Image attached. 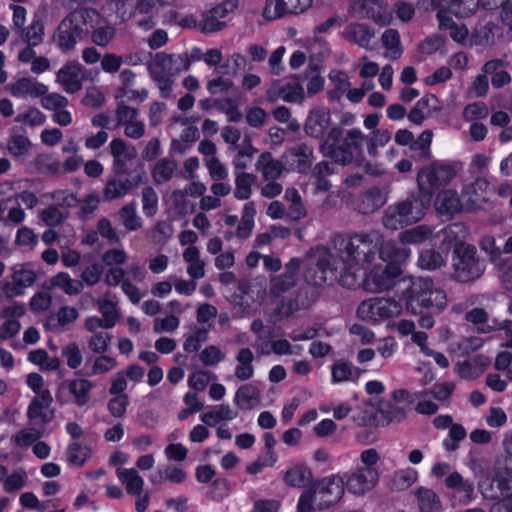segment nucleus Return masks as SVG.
I'll list each match as a JSON object with an SVG mask.
<instances>
[{
    "label": "nucleus",
    "mask_w": 512,
    "mask_h": 512,
    "mask_svg": "<svg viewBox=\"0 0 512 512\" xmlns=\"http://www.w3.org/2000/svg\"><path fill=\"white\" fill-rule=\"evenodd\" d=\"M396 294L410 314L441 313L447 305L446 292L435 287L429 277L403 279L398 284Z\"/></svg>",
    "instance_id": "f257e3e1"
},
{
    "label": "nucleus",
    "mask_w": 512,
    "mask_h": 512,
    "mask_svg": "<svg viewBox=\"0 0 512 512\" xmlns=\"http://www.w3.org/2000/svg\"><path fill=\"white\" fill-rule=\"evenodd\" d=\"M366 142L367 135L359 128L345 131L340 125H334L329 137L319 144V152L338 165L360 167L366 160Z\"/></svg>",
    "instance_id": "f03ea898"
},
{
    "label": "nucleus",
    "mask_w": 512,
    "mask_h": 512,
    "mask_svg": "<svg viewBox=\"0 0 512 512\" xmlns=\"http://www.w3.org/2000/svg\"><path fill=\"white\" fill-rule=\"evenodd\" d=\"M333 248L341 271L358 273L371 266L379 250L372 237L366 233H343L333 239Z\"/></svg>",
    "instance_id": "7ed1b4c3"
},
{
    "label": "nucleus",
    "mask_w": 512,
    "mask_h": 512,
    "mask_svg": "<svg viewBox=\"0 0 512 512\" xmlns=\"http://www.w3.org/2000/svg\"><path fill=\"white\" fill-rule=\"evenodd\" d=\"M99 17L94 8L81 7L70 11L54 30L52 42L62 53L74 50L76 45L94 29Z\"/></svg>",
    "instance_id": "20e7f679"
},
{
    "label": "nucleus",
    "mask_w": 512,
    "mask_h": 512,
    "mask_svg": "<svg viewBox=\"0 0 512 512\" xmlns=\"http://www.w3.org/2000/svg\"><path fill=\"white\" fill-rule=\"evenodd\" d=\"M429 207V197L411 194L406 199L389 205L382 217V224L390 230L402 229L419 222Z\"/></svg>",
    "instance_id": "39448f33"
},
{
    "label": "nucleus",
    "mask_w": 512,
    "mask_h": 512,
    "mask_svg": "<svg viewBox=\"0 0 512 512\" xmlns=\"http://www.w3.org/2000/svg\"><path fill=\"white\" fill-rule=\"evenodd\" d=\"M305 282L314 287L324 284L331 286L338 283L341 287L354 290L358 284L354 274L346 269L341 271L336 258L332 255L320 257L316 263L309 265L304 271Z\"/></svg>",
    "instance_id": "423d86ee"
},
{
    "label": "nucleus",
    "mask_w": 512,
    "mask_h": 512,
    "mask_svg": "<svg viewBox=\"0 0 512 512\" xmlns=\"http://www.w3.org/2000/svg\"><path fill=\"white\" fill-rule=\"evenodd\" d=\"M453 279L468 283L478 279L485 270V264L477 255L475 246L466 243L456 244L452 255Z\"/></svg>",
    "instance_id": "0eeeda50"
},
{
    "label": "nucleus",
    "mask_w": 512,
    "mask_h": 512,
    "mask_svg": "<svg viewBox=\"0 0 512 512\" xmlns=\"http://www.w3.org/2000/svg\"><path fill=\"white\" fill-rule=\"evenodd\" d=\"M361 270L362 274L351 272L358 282L354 290L362 288L373 293L390 289L395 284V279L402 273L401 266L397 262H388L385 266L375 265L372 268L366 266Z\"/></svg>",
    "instance_id": "6e6552de"
},
{
    "label": "nucleus",
    "mask_w": 512,
    "mask_h": 512,
    "mask_svg": "<svg viewBox=\"0 0 512 512\" xmlns=\"http://www.w3.org/2000/svg\"><path fill=\"white\" fill-rule=\"evenodd\" d=\"M458 163H445L433 161L429 166L421 169L417 174V183L420 193L423 197H429V202L433 194L439 189L445 187L457 175Z\"/></svg>",
    "instance_id": "1a4fd4ad"
},
{
    "label": "nucleus",
    "mask_w": 512,
    "mask_h": 512,
    "mask_svg": "<svg viewBox=\"0 0 512 512\" xmlns=\"http://www.w3.org/2000/svg\"><path fill=\"white\" fill-rule=\"evenodd\" d=\"M403 305L400 298L375 297L362 301L357 308V316L371 324L394 318L402 313Z\"/></svg>",
    "instance_id": "9d476101"
},
{
    "label": "nucleus",
    "mask_w": 512,
    "mask_h": 512,
    "mask_svg": "<svg viewBox=\"0 0 512 512\" xmlns=\"http://www.w3.org/2000/svg\"><path fill=\"white\" fill-rule=\"evenodd\" d=\"M320 498L319 508L328 509L337 504L345 492L344 477L339 473L314 480L309 487Z\"/></svg>",
    "instance_id": "9b49d317"
},
{
    "label": "nucleus",
    "mask_w": 512,
    "mask_h": 512,
    "mask_svg": "<svg viewBox=\"0 0 512 512\" xmlns=\"http://www.w3.org/2000/svg\"><path fill=\"white\" fill-rule=\"evenodd\" d=\"M512 471L508 468L494 469L479 482V491L484 499L498 500L512 489Z\"/></svg>",
    "instance_id": "f8f14e48"
},
{
    "label": "nucleus",
    "mask_w": 512,
    "mask_h": 512,
    "mask_svg": "<svg viewBox=\"0 0 512 512\" xmlns=\"http://www.w3.org/2000/svg\"><path fill=\"white\" fill-rule=\"evenodd\" d=\"M344 477V485L347 491L355 496H363L373 490L379 482L377 468L357 467L350 473L341 475Z\"/></svg>",
    "instance_id": "ddd939ff"
},
{
    "label": "nucleus",
    "mask_w": 512,
    "mask_h": 512,
    "mask_svg": "<svg viewBox=\"0 0 512 512\" xmlns=\"http://www.w3.org/2000/svg\"><path fill=\"white\" fill-rule=\"evenodd\" d=\"M334 125L331 119V112L324 106H318L309 111L304 123L305 134L320 143L329 137L330 129Z\"/></svg>",
    "instance_id": "4468645a"
},
{
    "label": "nucleus",
    "mask_w": 512,
    "mask_h": 512,
    "mask_svg": "<svg viewBox=\"0 0 512 512\" xmlns=\"http://www.w3.org/2000/svg\"><path fill=\"white\" fill-rule=\"evenodd\" d=\"M351 6L359 18L371 19L379 25L390 23L387 0H352Z\"/></svg>",
    "instance_id": "2eb2a0df"
},
{
    "label": "nucleus",
    "mask_w": 512,
    "mask_h": 512,
    "mask_svg": "<svg viewBox=\"0 0 512 512\" xmlns=\"http://www.w3.org/2000/svg\"><path fill=\"white\" fill-rule=\"evenodd\" d=\"M312 0H266L263 16L268 20L280 19L288 14H300L307 10Z\"/></svg>",
    "instance_id": "dca6fc26"
},
{
    "label": "nucleus",
    "mask_w": 512,
    "mask_h": 512,
    "mask_svg": "<svg viewBox=\"0 0 512 512\" xmlns=\"http://www.w3.org/2000/svg\"><path fill=\"white\" fill-rule=\"evenodd\" d=\"M53 399L49 390H44L40 395L34 397L27 408L28 420L39 428L45 430L46 426L52 421L54 417L53 410L46 412Z\"/></svg>",
    "instance_id": "f3484780"
},
{
    "label": "nucleus",
    "mask_w": 512,
    "mask_h": 512,
    "mask_svg": "<svg viewBox=\"0 0 512 512\" xmlns=\"http://www.w3.org/2000/svg\"><path fill=\"white\" fill-rule=\"evenodd\" d=\"M147 178L145 172L137 173L132 178H127L124 181L110 178L106 181L103 189V199L111 201L129 194L139 185L146 183Z\"/></svg>",
    "instance_id": "a211bd4d"
},
{
    "label": "nucleus",
    "mask_w": 512,
    "mask_h": 512,
    "mask_svg": "<svg viewBox=\"0 0 512 512\" xmlns=\"http://www.w3.org/2000/svg\"><path fill=\"white\" fill-rule=\"evenodd\" d=\"M82 70L83 66L80 63L68 62L57 72V82L64 87L66 92L75 93L82 88Z\"/></svg>",
    "instance_id": "6ab92c4d"
},
{
    "label": "nucleus",
    "mask_w": 512,
    "mask_h": 512,
    "mask_svg": "<svg viewBox=\"0 0 512 512\" xmlns=\"http://www.w3.org/2000/svg\"><path fill=\"white\" fill-rule=\"evenodd\" d=\"M434 205L438 214L448 218H452L462 211V203L458 193L452 189L438 193Z\"/></svg>",
    "instance_id": "aec40b11"
},
{
    "label": "nucleus",
    "mask_w": 512,
    "mask_h": 512,
    "mask_svg": "<svg viewBox=\"0 0 512 512\" xmlns=\"http://www.w3.org/2000/svg\"><path fill=\"white\" fill-rule=\"evenodd\" d=\"M283 482L293 488H306L314 482L311 469L304 463H299L287 469Z\"/></svg>",
    "instance_id": "412c9836"
},
{
    "label": "nucleus",
    "mask_w": 512,
    "mask_h": 512,
    "mask_svg": "<svg viewBox=\"0 0 512 512\" xmlns=\"http://www.w3.org/2000/svg\"><path fill=\"white\" fill-rule=\"evenodd\" d=\"M48 87L43 83L34 81L30 77H22L11 85V93L14 97L31 96L34 98L45 95Z\"/></svg>",
    "instance_id": "4be33fe9"
},
{
    "label": "nucleus",
    "mask_w": 512,
    "mask_h": 512,
    "mask_svg": "<svg viewBox=\"0 0 512 512\" xmlns=\"http://www.w3.org/2000/svg\"><path fill=\"white\" fill-rule=\"evenodd\" d=\"M364 370L354 367L350 362L337 360L331 366V383L338 384L346 381L357 382Z\"/></svg>",
    "instance_id": "5701e85b"
},
{
    "label": "nucleus",
    "mask_w": 512,
    "mask_h": 512,
    "mask_svg": "<svg viewBox=\"0 0 512 512\" xmlns=\"http://www.w3.org/2000/svg\"><path fill=\"white\" fill-rule=\"evenodd\" d=\"M293 158L295 170L300 174H306L311 169L314 160V150L305 143H298L288 150Z\"/></svg>",
    "instance_id": "b1692460"
},
{
    "label": "nucleus",
    "mask_w": 512,
    "mask_h": 512,
    "mask_svg": "<svg viewBox=\"0 0 512 512\" xmlns=\"http://www.w3.org/2000/svg\"><path fill=\"white\" fill-rule=\"evenodd\" d=\"M384 198L378 187H372L365 191L356 203L359 213L369 215L384 205Z\"/></svg>",
    "instance_id": "393cba45"
},
{
    "label": "nucleus",
    "mask_w": 512,
    "mask_h": 512,
    "mask_svg": "<svg viewBox=\"0 0 512 512\" xmlns=\"http://www.w3.org/2000/svg\"><path fill=\"white\" fill-rule=\"evenodd\" d=\"M343 38L351 41L362 48H368L370 45L373 32L363 23H351L342 33Z\"/></svg>",
    "instance_id": "a878e982"
},
{
    "label": "nucleus",
    "mask_w": 512,
    "mask_h": 512,
    "mask_svg": "<svg viewBox=\"0 0 512 512\" xmlns=\"http://www.w3.org/2000/svg\"><path fill=\"white\" fill-rule=\"evenodd\" d=\"M482 71L491 75V84L494 88H502L511 81V76L504 69V62L500 59L487 61L483 65Z\"/></svg>",
    "instance_id": "bb28decb"
},
{
    "label": "nucleus",
    "mask_w": 512,
    "mask_h": 512,
    "mask_svg": "<svg viewBox=\"0 0 512 512\" xmlns=\"http://www.w3.org/2000/svg\"><path fill=\"white\" fill-rule=\"evenodd\" d=\"M260 399V390L252 384H245L237 389L234 402L239 409L249 410L252 409Z\"/></svg>",
    "instance_id": "cd10ccee"
},
{
    "label": "nucleus",
    "mask_w": 512,
    "mask_h": 512,
    "mask_svg": "<svg viewBox=\"0 0 512 512\" xmlns=\"http://www.w3.org/2000/svg\"><path fill=\"white\" fill-rule=\"evenodd\" d=\"M256 168L262 171L265 180H275L282 173V165L279 161L274 160L271 152H263L259 156Z\"/></svg>",
    "instance_id": "c85d7f7f"
},
{
    "label": "nucleus",
    "mask_w": 512,
    "mask_h": 512,
    "mask_svg": "<svg viewBox=\"0 0 512 512\" xmlns=\"http://www.w3.org/2000/svg\"><path fill=\"white\" fill-rule=\"evenodd\" d=\"M237 417V412L233 411L229 405L220 404L214 409L201 415V421L207 426L214 427L221 420H233Z\"/></svg>",
    "instance_id": "c756f323"
},
{
    "label": "nucleus",
    "mask_w": 512,
    "mask_h": 512,
    "mask_svg": "<svg viewBox=\"0 0 512 512\" xmlns=\"http://www.w3.org/2000/svg\"><path fill=\"white\" fill-rule=\"evenodd\" d=\"M93 387V383L87 379H73L68 383L69 392L74 396L75 403L80 407L89 401Z\"/></svg>",
    "instance_id": "7c9ffc66"
},
{
    "label": "nucleus",
    "mask_w": 512,
    "mask_h": 512,
    "mask_svg": "<svg viewBox=\"0 0 512 512\" xmlns=\"http://www.w3.org/2000/svg\"><path fill=\"white\" fill-rule=\"evenodd\" d=\"M256 176L247 172H236L234 197L237 200H247L252 194V185Z\"/></svg>",
    "instance_id": "2f4dec72"
},
{
    "label": "nucleus",
    "mask_w": 512,
    "mask_h": 512,
    "mask_svg": "<svg viewBox=\"0 0 512 512\" xmlns=\"http://www.w3.org/2000/svg\"><path fill=\"white\" fill-rule=\"evenodd\" d=\"M416 497L420 512H436L441 508L439 496L431 489L418 488Z\"/></svg>",
    "instance_id": "473e14b6"
},
{
    "label": "nucleus",
    "mask_w": 512,
    "mask_h": 512,
    "mask_svg": "<svg viewBox=\"0 0 512 512\" xmlns=\"http://www.w3.org/2000/svg\"><path fill=\"white\" fill-rule=\"evenodd\" d=\"M22 40L29 45L38 46L43 41L44 23L39 17L33 18L28 27L20 30Z\"/></svg>",
    "instance_id": "72a5a7b5"
},
{
    "label": "nucleus",
    "mask_w": 512,
    "mask_h": 512,
    "mask_svg": "<svg viewBox=\"0 0 512 512\" xmlns=\"http://www.w3.org/2000/svg\"><path fill=\"white\" fill-rule=\"evenodd\" d=\"M328 77L334 83V88L328 91V97L332 101L339 100L351 85L348 76L342 70H331Z\"/></svg>",
    "instance_id": "f704fd0d"
},
{
    "label": "nucleus",
    "mask_w": 512,
    "mask_h": 512,
    "mask_svg": "<svg viewBox=\"0 0 512 512\" xmlns=\"http://www.w3.org/2000/svg\"><path fill=\"white\" fill-rule=\"evenodd\" d=\"M91 448L87 445H81L73 442L67 447V461L77 467H81L91 457Z\"/></svg>",
    "instance_id": "c9c22d12"
},
{
    "label": "nucleus",
    "mask_w": 512,
    "mask_h": 512,
    "mask_svg": "<svg viewBox=\"0 0 512 512\" xmlns=\"http://www.w3.org/2000/svg\"><path fill=\"white\" fill-rule=\"evenodd\" d=\"M391 140V132L386 129H376L372 136H367L366 150L370 157L378 155V147H384Z\"/></svg>",
    "instance_id": "e433bc0d"
},
{
    "label": "nucleus",
    "mask_w": 512,
    "mask_h": 512,
    "mask_svg": "<svg viewBox=\"0 0 512 512\" xmlns=\"http://www.w3.org/2000/svg\"><path fill=\"white\" fill-rule=\"evenodd\" d=\"M177 168V164L173 160L161 159L159 160L151 174L156 183H163L170 180Z\"/></svg>",
    "instance_id": "4c0bfd02"
},
{
    "label": "nucleus",
    "mask_w": 512,
    "mask_h": 512,
    "mask_svg": "<svg viewBox=\"0 0 512 512\" xmlns=\"http://www.w3.org/2000/svg\"><path fill=\"white\" fill-rule=\"evenodd\" d=\"M54 287L62 289L68 295L79 294L82 285L78 281H74L67 272H59L51 279Z\"/></svg>",
    "instance_id": "58836bf2"
},
{
    "label": "nucleus",
    "mask_w": 512,
    "mask_h": 512,
    "mask_svg": "<svg viewBox=\"0 0 512 512\" xmlns=\"http://www.w3.org/2000/svg\"><path fill=\"white\" fill-rule=\"evenodd\" d=\"M126 484V491L131 495H139L143 489V479L135 469H125L119 476Z\"/></svg>",
    "instance_id": "ea45409f"
},
{
    "label": "nucleus",
    "mask_w": 512,
    "mask_h": 512,
    "mask_svg": "<svg viewBox=\"0 0 512 512\" xmlns=\"http://www.w3.org/2000/svg\"><path fill=\"white\" fill-rule=\"evenodd\" d=\"M444 263L442 254L433 249L421 251L418 258V266L429 271L440 268Z\"/></svg>",
    "instance_id": "a19ab883"
},
{
    "label": "nucleus",
    "mask_w": 512,
    "mask_h": 512,
    "mask_svg": "<svg viewBox=\"0 0 512 512\" xmlns=\"http://www.w3.org/2000/svg\"><path fill=\"white\" fill-rule=\"evenodd\" d=\"M45 430L32 428L21 429L12 438L13 443L21 448H27L43 437Z\"/></svg>",
    "instance_id": "79ce46f5"
},
{
    "label": "nucleus",
    "mask_w": 512,
    "mask_h": 512,
    "mask_svg": "<svg viewBox=\"0 0 512 512\" xmlns=\"http://www.w3.org/2000/svg\"><path fill=\"white\" fill-rule=\"evenodd\" d=\"M467 435L463 425L454 423L449 428L448 436L443 440L442 445L446 451L452 452L459 448V442Z\"/></svg>",
    "instance_id": "37998d69"
},
{
    "label": "nucleus",
    "mask_w": 512,
    "mask_h": 512,
    "mask_svg": "<svg viewBox=\"0 0 512 512\" xmlns=\"http://www.w3.org/2000/svg\"><path fill=\"white\" fill-rule=\"evenodd\" d=\"M31 142L28 137L18 134L11 135L7 141V150L14 157H21L28 153Z\"/></svg>",
    "instance_id": "c03bdc74"
},
{
    "label": "nucleus",
    "mask_w": 512,
    "mask_h": 512,
    "mask_svg": "<svg viewBox=\"0 0 512 512\" xmlns=\"http://www.w3.org/2000/svg\"><path fill=\"white\" fill-rule=\"evenodd\" d=\"M11 279L18 282L22 287L27 288L36 282L37 275L34 270L27 269L26 264H20L12 267Z\"/></svg>",
    "instance_id": "a18cd8bd"
},
{
    "label": "nucleus",
    "mask_w": 512,
    "mask_h": 512,
    "mask_svg": "<svg viewBox=\"0 0 512 512\" xmlns=\"http://www.w3.org/2000/svg\"><path fill=\"white\" fill-rule=\"evenodd\" d=\"M227 26L225 20L215 18L214 14L207 10L202 13L200 20V32L211 34L223 30Z\"/></svg>",
    "instance_id": "49530a36"
},
{
    "label": "nucleus",
    "mask_w": 512,
    "mask_h": 512,
    "mask_svg": "<svg viewBox=\"0 0 512 512\" xmlns=\"http://www.w3.org/2000/svg\"><path fill=\"white\" fill-rule=\"evenodd\" d=\"M488 318L489 316L486 310L479 307L471 309L465 315L466 321L475 325H483L482 327L477 328V332L483 334L490 333L493 331V328L490 325H484L488 321Z\"/></svg>",
    "instance_id": "de8ad7c7"
},
{
    "label": "nucleus",
    "mask_w": 512,
    "mask_h": 512,
    "mask_svg": "<svg viewBox=\"0 0 512 512\" xmlns=\"http://www.w3.org/2000/svg\"><path fill=\"white\" fill-rule=\"evenodd\" d=\"M295 285L296 280L292 279L291 276H286L284 274L279 275L271 280L270 294L272 297L279 298Z\"/></svg>",
    "instance_id": "09e8293b"
},
{
    "label": "nucleus",
    "mask_w": 512,
    "mask_h": 512,
    "mask_svg": "<svg viewBox=\"0 0 512 512\" xmlns=\"http://www.w3.org/2000/svg\"><path fill=\"white\" fill-rule=\"evenodd\" d=\"M378 412L387 421V423H400L406 418L405 409L402 407H398L390 402L382 404L378 408Z\"/></svg>",
    "instance_id": "8fccbe9b"
},
{
    "label": "nucleus",
    "mask_w": 512,
    "mask_h": 512,
    "mask_svg": "<svg viewBox=\"0 0 512 512\" xmlns=\"http://www.w3.org/2000/svg\"><path fill=\"white\" fill-rule=\"evenodd\" d=\"M158 196L151 186L144 187L142 190V209L147 217H152L157 213Z\"/></svg>",
    "instance_id": "3c124183"
},
{
    "label": "nucleus",
    "mask_w": 512,
    "mask_h": 512,
    "mask_svg": "<svg viewBox=\"0 0 512 512\" xmlns=\"http://www.w3.org/2000/svg\"><path fill=\"white\" fill-rule=\"evenodd\" d=\"M173 63V55L166 53H158L156 55V65L160 69H154L151 71V77L156 82H160V79L164 80L165 78H169L167 75L166 69H170Z\"/></svg>",
    "instance_id": "603ef678"
},
{
    "label": "nucleus",
    "mask_w": 512,
    "mask_h": 512,
    "mask_svg": "<svg viewBox=\"0 0 512 512\" xmlns=\"http://www.w3.org/2000/svg\"><path fill=\"white\" fill-rule=\"evenodd\" d=\"M120 216L123 219V225L129 231L138 230L141 227V219L136 214V209L133 204L124 205L120 211Z\"/></svg>",
    "instance_id": "864d4df0"
},
{
    "label": "nucleus",
    "mask_w": 512,
    "mask_h": 512,
    "mask_svg": "<svg viewBox=\"0 0 512 512\" xmlns=\"http://www.w3.org/2000/svg\"><path fill=\"white\" fill-rule=\"evenodd\" d=\"M489 182L485 179H476L467 189V193L472 194L470 200L473 203H486L488 201L487 189Z\"/></svg>",
    "instance_id": "5fc2aeb1"
},
{
    "label": "nucleus",
    "mask_w": 512,
    "mask_h": 512,
    "mask_svg": "<svg viewBox=\"0 0 512 512\" xmlns=\"http://www.w3.org/2000/svg\"><path fill=\"white\" fill-rule=\"evenodd\" d=\"M130 404L128 394L113 396L107 403L109 413L115 418H121Z\"/></svg>",
    "instance_id": "6e6d98bb"
},
{
    "label": "nucleus",
    "mask_w": 512,
    "mask_h": 512,
    "mask_svg": "<svg viewBox=\"0 0 512 512\" xmlns=\"http://www.w3.org/2000/svg\"><path fill=\"white\" fill-rule=\"evenodd\" d=\"M61 354L67 360V365L71 369H77L82 363V354L79 346L71 342L62 348Z\"/></svg>",
    "instance_id": "4d7b16f0"
},
{
    "label": "nucleus",
    "mask_w": 512,
    "mask_h": 512,
    "mask_svg": "<svg viewBox=\"0 0 512 512\" xmlns=\"http://www.w3.org/2000/svg\"><path fill=\"white\" fill-rule=\"evenodd\" d=\"M103 272L104 266L99 262H95L82 271L81 279L87 286L92 287L100 281Z\"/></svg>",
    "instance_id": "13d9d810"
},
{
    "label": "nucleus",
    "mask_w": 512,
    "mask_h": 512,
    "mask_svg": "<svg viewBox=\"0 0 512 512\" xmlns=\"http://www.w3.org/2000/svg\"><path fill=\"white\" fill-rule=\"evenodd\" d=\"M45 120V115L35 107H30L25 113L18 114L15 118V121L22 122L32 127L42 125Z\"/></svg>",
    "instance_id": "bf43d9fd"
},
{
    "label": "nucleus",
    "mask_w": 512,
    "mask_h": 512,
    "mask_svg": "<svg viewBox=\"0 0 512 512\" xmlns=\"http://www.w3.org/2000/svg\"><path fill=\"white\" fill-rule=\"evenodd\" d=\"M57 323L51 328L53 330L58 329L59 327H63L67 324H70L77 320L79 316V312L75 307L72 306H63L61 307L57 314Z\"/></svg>",
    "instance_id": "052dcab7"
},
{
    "label": "nucleus",
    "mask_w": 512,
    "mask_h": 512,
    "mask_svg": "<svg viewBox=\"0 0 512 512\" xmlns=\"http://www.w3.org/2000/svg\"><path fill=\"white\" fill-rule=\"evenodd\" d=\"M199 357L205 366H215L224 359L221 350L215 345L204 348Z\"/></svg>",
    "instance_id": "680f3d73"
},
{
    "label": "nucleus",
    "mask_w": 512,
    "mask_h": 512,
    "mask_svg": "<svg viewBox=\"0 0 512 512\" xmlns=\"http://www.w3.org/2000/svg\"><path fill=\"white\" fill-rule=\"evenodd\" d=\"M92 41L101 47H105L109 44V42L112 40V38L115 35V29L111 26H100L98 28L92 29Z\"/></svg>",
    "instance_id": "e2e57ef3"
},
{
    "label": "nucleus",
    "mask_w": 512,
    "mask_h": 512,
    "mask_svg": "<svg viewBox=\"0 0 512 512\" xmlns=\"http://www.w3.org/2000/svg\"><path fill=\"white\" fill-rule=\"evenodd\" d=\"M41 104L47 110H58L68 105V99L59 93H50L41 96Z\"/></svg>",
    "instance_id": "0e129e2a"
},
{
    "label": "nucleus",
    "mask_w": 512,
    "mask_h": 512,
    "mask_svg": "<svg viewBox=\"0 0 512 512\" xmlns=\"http://www.w3.org/2000/svg\"><path fill=\"white\" fill-rule=\"evenodd\" d=\"M139 111L137 108L130 107L123 102L118 103L116 109L117 125H126L137 119Z\"/></svg>",
    "instance_id": "69168bd1"
},
{
    "label": "nucleus",
    "mask_w": 512,
    "mask_h": 512,
    "mask_svg": "<svg viewBox=\"0 0 512 512\" xmlns=\"http://www.w3.org/2000/svg\"><path fill=\"white\" fill-rule=\"evenodd\" d=\"M382 43L387 50L393 51L394 53H401V40L399 32L396 29L389 28L382 34Z\"/></svg>",
    "instance_id": "338daca9"
},
{
    "label": "nucleus",
    "mask_w": 512,
    "mask_h": 512,
    "mask_svg": "<svg viewBox=\"0 0 512 512\" xmlns=\"http://www.w3.org/2000/svg\"><path fill=\"white\" fill-rule=\"evenodd\" d=\"M238 0H223L222 2L211 7L209 10L214 14L215 18L224 20L229 14L233 13L238 7Z\"/></svg>",
    "instance_id": "774afa93"
}]
</instances>
